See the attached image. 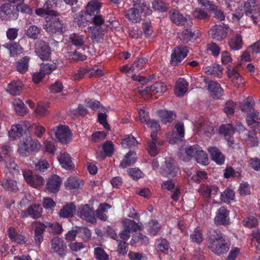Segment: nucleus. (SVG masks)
Here are the masks:
<instances>
[{"label":"nucleus","instance_id":"f257e3e1","mask_svg":"<svg viewBox=\"0 0 260 260\" xmlns=\"http://www.w3.org/2000/svg\"><path fill=\"white\" fill-rule=\"evenodd\" d=\"M207 241L208 248L217 255L225 253L229 250V245L225 241L223 234L218 230H209Z\"/></svg>","mask_w":260,"mask_h":260},{"label":"nucleus","instance_id":"f03ea898","mask_svg":"<svg viewBox=\"0 0 260 260\" xmlns=\"http://www.w3.org/2000/svg\"><path fill=\"white\" fill-rule=\"evenodd\" d=\"M63 23L60 20L58 13L53 12L52 15H49L46 18L45 29L50 36H55L62 34Z\"/></svg>","mask_w":260,"mask_h":260},{"label":"nucleus","instance_id":"7ed1b4c3","mask_svg":"<svg viewBox=\"0 0 260 260\" xmlns=\"http://www.w3.org/2000/svg\"><path fill=\"white\" fill-rule=\"evenodd\" d=\"M40 147L41 145L37 140L28 137L19 145L17 151L20 155L27 156L38 152Z\"/></svg>","mask_w":260,"mask_h":260},{"label":"nucleus","instance_id":"20e7f679","mask_svg":"<svg viewBox=\"0 0 260 260\" xmlns=\"http://www.w3.org/2000/svg\"><path fill=\"white\" fill-rule=\"evenodd\" d=\"M188 53L189 48L186 46L179 45L175 47L172 50L170 64L173 67L179 66Z\"/></svg>","mask_w":260,"mask_h":260},{"label":"nucleus","instance_id":"39448f33","mask_svg":"<svg viewBox=\"0 0 260 260\" xmlns=\"http://www.w3.org/2000/svg\"><path fill=\"white\" fill-rule=\"evenodd\" d=\"M18 19V9L9 3L0 6V20L7 21L15 20Z\"/></svg>","mask_w":260,"mask_h":260},{"label":"nucleus","instance_id":"423d86ee","mask_svg":"<svg viewBox=\"0 0 260 260\" xmlns=\"http://www.w3.org/2000/svg\"><path fill=\"white\" fill-rule=\"evenodd\" d=\"M167 90V88L164 83L162 82H157L151 86H145L143 89V86L139 87V93L142 96L148 95H161Z\"/></svg>","mask_w":260,"mask_h":260},{"label":"nucleus","instance_id":"0eeeda50","mask_svg":"<svg viewBox=\"0 0 260 260\" xmlns=\"http://www.w3.org/2000/svg\"><path fill=\"white\" fill-rule=\"evenodd\" d=\"M203 81L206 85L205 87L209 91L214 99H219L223 95V90L219 83L211 80L206 76L203 77Z\"/></svg>","mask_w":260,"mask_h":260},{"label":"nucleus","instance_id":"6e6552de","mask_svg":"<svg viewBox=\"0 0 260 260\" xmlns=\"http://www.w3.org/2000/svg\"><path fill=\"white\" fill-rule=\"evenodd\" d=\"M178 168L176 165V161L173 157L165 159V164L161 167V174L166 177L174 178L176 176Z\"/></svg>","mask_w":260,"mask_h":260},{"label":"nucleus","instance_id":"1a4fd4ad","mask_svg":"<svg viewBox=\"0 0 260 260\" xmlns=\"http://www.w3.org/2000/svg\"><path fill=\"white\" fill-rule=\"evenodd\" d=\"M244 8L246 15L250 16L254 23H257L259 17V13L256 1L247 0L244 3Z\"/></svg>","mask_w":260,"mask_h":260},{"label":"nucleus","instance_id":"9d476101","mask_svg":"<svg viewBox=\"0 0 260 260\" xmlns=\"http://www.w3.org/2000/svg\"><path fill=\"white\" fill-rule=\"evenodd\" d=\"M52 50L48 43L40 40L36 44V52L42 60H49L51 58Z\"/></svg>","mask_w":260,"mask_h":260},{"label":"nucleus","instance_id":"9b49d317","mask_svg":"<svg viewBox=\"0 0 260 260\" xmlns=\"http://www.w3.org/2000/svg\"><path fill=\"white\" fill-rule=\"evenodd\" d=\"M219 134L224 137L230 147H233L235 143L233 135L235 133V128L231 123L222 124L219 128Z\"/></svg>","mask_w":260,"mask_h":260},{"label":"nucleus","instance_id":"f8f14e48","mask_svg":"<svg viewBox=\"0 0 260 260\" xmlns=\"http://www.w3.org/2000/svg\"><path fill=\"white\" fill-rule=\"evenodd\" d=\"M23 175L26 183L32 187L37 188L44 184V180L43 177L33 175L32 172L29 170L23 171Z\"/></svg>","mask_w":260,"mask_h":260},{"label":"nucleus","instance_id":"ddd939ff","mask_svg":"<svg viewBox=\"0 0 260 260\" xmlns=\"http://www.w3.org/2000/svg\"><path fill=\"white\" fill-rule=\"evenodd\" d=\"M227 30L224 25L215 24L209 31V36L215 41H222L227 37Z\"/></svg>","mask_w":260,"mask_h":260},{"label":"nucleus","instance_id":"4468645a","mask_svg":"<svg viewBox=\"0 0 260 260\" xmlns=\"http://www.w3.org/2000/svg\"><path fill=\"white\" fill-rule=\"evenodd\" d=\"M30 127L29 123L23 121L16 125H13L9 132V136L11 140H16L22 137L23 133Z\"/></svg>","mask_w":260,"mask_h":260},{"label":"nucleus","instance_id":"2eb2a0df","mask_svg":"<svg viewBox=\"0 0 260 260\" xmlns=\"http://www.w3.org/2000/svg\"><path fill=\"white\" fill-rule=\"evenodd\" d=\"M78 215L87 222L92 223L96 222L94 211L88 204L79 207Z\"/></svg>","mask_w":260,"mask_h":260},{"label":"nucleus","instance_id":"dca6fc26","mask_svg":"<svg viewBox=\"0 0 260 260\" xmlns=\"http://www.w3.org/2000/svg\"><path fill=\"white\" fill-rule=\"evenodd\" d=\"M230 212L224 206L220 207L216 211L214 222L217 225H226L230 223Z\"/></svg>","mask_w":260,"mask_h":260},{"label":"nucleus","instance_id":"f3484780","mask_svg":"<svg viewBox=\"0 0 260 260\" xmlns=\"http://www.w3.org/2000/svg\"><path fill=\"white\" fill-rule=\"evenodd\" d=\"M246 122L250 129L253 131H260L259 113L256 110L248 112L246 115Z\"/></svg>","mask_w":260,"mask_h":260},{"label":"nucleus","instance_id":"a211bd4d","mask_svg":"<svg viewBox=\"0 0 260 260\" xmlns=\"http://www.w3.org/2000/svg\"><path fill=\"white\" fill-rule=\"evenodd\" d=\"M55 136L59 142L66 144L71 139L72 133L68 126L60 125L56 129Z\"/></svg>","mask_w":260,"mask_h":260},{"label":"nucleus","instance_id":"6ab92c4d","mask_svg":"<svg viewBox=\"0 0 260 260\" xmlns=\"http://www.w3.org/2000/svg\"><path fill=\"white\" fill-rule=\"evenodd\" d=\"M62 181L61 178L57 175L51 176L47 181L46 189L49 192L56 193L60 189Z\"/></svg>","mask_w":260,"mask_h":260},{"label":"nucleus","instance_id":"aec40b11","mask_svg":"<svg viewBox=\"0 0 260 260\" xmlns=\"http://www.w3.org/2000/svg\"><path fill=\"white\" fill-rule=\"evenodd\" d=\"M171 21L178 26L185 25L187 23V19L179 10L171 9L169 12Z\"/></svg>","mask_w":260,"mask_h":260},{"label":"nucleus","instance_id":"412c9836","mask_svg":"<svg viewBox=\"0 0 260 260\" xmlns=\"http://www.w3.org/2000/svg\"><path fill=\"white\" fill-rule=\"evenodd\" d=\"M208 151L210 155L211 159L213 161L219 165L224 164L225 157L218 148L215 146L209 147Z\"/></svg>","mask_w":260,"mask_h":260},{"label":"nucleus","instance_id":"4be33fe9","mask_svg":"<svg viewBox=\"0 0 260 260\" xmlns=\"http://www.w3.org/2000/svg\"><path fill=\"white\" fill-rule=\"evenodd\" d=\"M134 8L144 16L152 14V10L145 0H133Z\"/></svg>","mask_w":260,"mask_h":260},{"label":"nucleus","instance_id":"5701e85b","mask_svg":"<svg viewBox=\"0 0 260 260\" xmlns=\"http://www.w3.org/2000/svg\"><path fill=\"white\" fill-rule=\"evenodd\" d=\"M51 248L54 252L57 253L60 256L65 254L67 246L61 238L58 237H55L51 240Z\"/></svg>","mask_w":260,"mask_h":260},{"label":"nucleus","instance_id":"b1692460","mask_svg":"<svg viewBox=\"0 0 260 260\" xmlns=\"http://www.w3.org/2000/svg\"><path fill=\"white\" fill-rule=\"evenodd\" d=\"M45 224L41 222H37L34 225V240L37 245H40L43 240L44 233L46 230Z\"/></svg>","mask_w":260,"mask_h":260},{"label":"nucleus","instance_id":"393cba45","mask_svg":"<svg viewBox=\"0 0 260 260\" xmlns=\"http://www.w3.org/2000/svg\"><path fill=\"white\" fill-rule=\"evenodd\" d=\"M101 7L100 2L96 1H90L88 3L86 7L84 14L89 18L100 13Z\"/></svg>","mask_w":260,"mask_h":260},{"label":"nucleus","instance_id":"a878e982","mask_svg":"<svg viewBox=\"0 0 260 260\" xmlns=\"http://www.w3.org/2000/svg\"><path fill=\"white\" fill-rule=\"evenodd\" d=\"M8 235L10 239L20 245L25 244L26 237L17 233L13 226H10L8 229Z\"/></svg>","mask_w":260,"mask_h":260},{"label":"nucleus","instance_id":"bb28decb","mask_svg":"<svg viewBox=\"0 0 260 260\" xmlns=\"http://www.w3.org/2000/svg\"><path fill=\"white\" fill-rule=\"evenodd\" d=\"M3 47L7 49L10 56L16 57L20 54L23 51V48L17 43L9 42L3 45Z\"/></svg>","mask_w":260,"mask_h":260},{"label":"nucleus","instance_id":"cd10ccee","mask_svg":"<svg viewBox=\"0 0 260 260\" xmlns=\"http://www.w3.org/2000/svg\"><path fill=\"white\" fill-rule=\"evenodd\" d=\"M137 160L136 152L133 151H129L124 156L121 160L120 166L122 168H126L134 165Z\"/></svg>","mask_w":260,"mask_h":260},{"label":"nucleus","instance_id":"c85d7f7f","mask_svg":"<svg viewBox=\"0 0 260 260\" xmlns=\"http://www.w3.org/2000/svg\"><path fill=\"white\" fill-rule=\"evenodd\" d=\"M42 28L34 24L29 25L25 30V34L29 39L36 40L41 37Z\"/></svg>","mask_w":260,"mask_h":260},{"label":"nucleus","instance_id":"c756f323","mask_svg":"<svg viewBox=\"0 0 260 260\" xmlns=\"http://www.w3.org/2000/svg\"><path fill=\"white\" fill-rule=\"evenodd\" d=\"M1 182L4 189L7 191L17 192L19 190L17 182L12 179L4 178L1 180Z\"/></svg>","mask_w":260,"mask_h":260},{"label":"nucleus","instance_id":"7c9ffc66","mask_svg":"<svg viewBox=\"0 0 260 260\" xmlns=\"http://www.w3.org/2000/svg\"><path fill=\"white\" fill-rule=\"evenodd\" d=\"M188 86V82L184 78H179L176 82L175 85V94L177 96L183 95L187 90Z\"/></svg>","mask_w":260,"mask_h":260},{"label":"nucleus","instance_id":"2f4dec72","mask_svg":"<svg viewBox=\"0 0 260 260\" xmlns=\"http://www.w3.org/2000/svg\"><path fill=\"white\" fill-rule=\"evenodd\" d=\"M174 128L176 129V136L170 141L172 143H176L178 141H182L184 137L185 129L182 122H178L175 123Z\"/></svg>","mask_w":260,"mask_h":260},{"label":"nucleus","instance_id":"473e14b6","mask_svg":"<svg viewBox=\"0 0 260 260\" xmlns=\"http://www.w3.org/2000/svg\"><path fill=\"white\" fill-rule=\"evenodd\" d=\"M42 213V208L39 204L32 205L28 207L24 213L26 216H30L34 219L41 217Z\"/></svg>","mask_w":260,"mask_h":260},{"label":"nucleus","instance_id":"72a5a7b5","mask_svg":"<svg viewBox=\"0 0 260 260\" xmlns=\"http://www.w3.org/2000/svg\"><path fill=\"white\" fill-rule=\"evenodd\" d=\"M57 157L58 161L62 168L68 170H70L73 169L74 164L71 160V157L69 154L64 152L61 153Z\"/></svg>","mask_w":260,"mask_h":260},{"label":"nucleus","instance_id":"f704fd0d","mask_svg":"<svg viewBox=\"0 0 260 260\" xmlns=\"http://www.w3.org/2000/svg\"><path fill=\"white\" fill-rule=\"evenodd\" d=\"M198 37V33L192 30L191 28L184 29L180 34L179 38L182 40L184 43H187L189 41L195 40Z\"/></svg>","mask_w":260,"mask_h":260},{"label":"nucleus","instance_id":"c9c22d12","mask_svg":"<svg viewBox=\"0 0 260 260\" xmlns=\"http://www.w3.org/2000/svg\"><path fill=\"white\" fill-rule=\"evenodd\" d=\"M23 85L22 83L20 81H12L8 85L7 91L12 95H19Z\"/></svg>","mask_w":260,"mask_h":260},{"label":"nucleus","instance_id":"e433bc0d","mask_svg":"<svg viewBox=\"0 0 260 260\" xmlns=\"http://www.w3.org/2000/svg\"><path fill=\"white\" fill-rule=\"evenodd\" d=\"M75 209L76 207L72 202L67 203L60 209L59 212V216L63 218L72 217L74 215Z\"/></svg>","mask_w":260,"mask_h":260},{"label":"nucleus","instance_id":"4c0bfd02","mask_svg":"<svg viewBox=\"0 0 260 260\" xmlns=\"http://www.w3.org/2000/svg\"><path fill=\"white\" fill-rule=\"evenodd\" d=\"M143 15L134 7L129 9L125 12V17L133 23L140 22L142 20Z\"/></svg>","mask_w":260,"mask_h":260},{"label":"nucleus","instance_id":"58836bf2","mask_svg":"<svg viewBox=\"0 0 260 260\" xmlns=\"http://www.w3.org/2000/svg\"><path fill=\"white\" fill-rule=\"evenodd\" d=\"M74 19V21L81 29L88 25L90 23L89 18L84 14L82 12H79L75 14Z\"/></svg>","mask_w":260,"mask_h":260},{"label":"nucleus","instance_id":"ea45409f","mask_svg":"<svg viewBox=\"0 0 260 260\" xmlns=\"http://www.w3.org/2000/svg\"><path fill=\"white\" fill-rule=\"evenodd\" d=\"M30 59L29 56H25L16 62V68L19 73L24 74L27 71Z\"/></svg>","mask_w":260,"mask_h":260},{"label":"nucleus","instance_id":"a19ab883","mask_svg":"<svg viewBox=\"0 0 260 260\" xmlns=\"http://www.w3.org/2000/svg\"><path fill=\"white\" fill-rule=\"evenodd\" d=\"M66 57L71 62L84 61L87 58V56L85 54H82L77 50L67 52Z\"/></svg>","mask_w":260,"mask_h":260},{"label":"nucleus","instance_id":"79ce46f5","mask_svg":"<svg viewBox=\"0 0 260 260\" xmlns=\"http://www.w3.org/2000/svg\"><path fill=\"white\" fill-rule=\"evenodd\" d=\"M229 77L231 79L232 81L238 87H241L243 84V78L239 73L234 69L229 70Z\"/></svg>","mask_w":260,"mask_h":260},{"label":"nucleus","instance_id":"37998d69","mask_svg":"<svg viewBox=\"0 0 260 260\" xmlns=\"http://www.w3.org/2000/svg\"><path fill=\"white\" fill-rule=\"evenodd\" d=\"M13 105L16 112L20 116H23L27 113V108L20 99H15L13 102Z\"/></svg>","mask_w":260,"mask_h":260},{"label":"nucleus","instance_id":"c03bdc74","mask_svg":"<svg viewBox=\"0 0 260 260\" xmlns=\"http://www.w3.org/2000/svg\"><path fill=\"white\" fill-rule=\"evenodd\" d=\"M200 147L197 144L186 147L185 149L186 157L183 158V160L189 161L193 157H195L197 153L200 150Z\"/></svg>","mask_w":260,"mask_h":260},{"label":"nucleus","instance_id":"a18cd8bd","mask_svg":"<svg viewBox=\"0 0 260 260\" xmlns=\"http://www.w3.org/2000/svg\"><path fill=\"white\" fill-rule=\"evenodd\" d=\"M229 45L232 50H240L243 46V41L241 35L239 34H237L229 41Z\"/></svg>","mask_w":260,"mask_h":260},{"label":"nucleus","instance_id":"49530a36","mask_svg":"<svg viewBox=\"0 0 260 260\" xmlns=\"http://www.w3.org/2000/svg\"><path fill=\"white\" fill-rule=\"evenodd\" d=\"M71 43L78 49L81 48L85 44V37L76 34H72L70 36Z\"/></svg>","mask_w":260,"mask_h":260},{"label":"nucleus","instance_id":"de8ad7c7","mask_svg":"<svg viewBox=\"0 0 260 260\" xmlns=\"http://www.w3.org/2000/svg\"><path fill=\"white\" fill-rule=\"evenodd\" d=\"M158 115L161 121L165 124L173 121L176 118V114L171 111L160 110Z\"/></svg>","mask_w":260,"mask_h":260},{"label":"nucleus","instance_id":"09e8293b","mask_svg":"<svg viewBox=\"0 0 260 260\" xmlns=\"http://www.w3.org/2000/svg\"><path fill=\"white\" fill-rule=\"evenodd\" d=\"M83 182L76 177H70L64 182V186L69 189L80 188V186L83 185Z\"/></svg>","mask_w":260,"mask_h":260},{"label":"nucleus","instance_id":"8fccbe9b","mask_svg":"<svg viewBox=\"0 0 260 260\" xmlns=\"http://www.w3.org/2000/svg\"><path fill=\"white\" fill-rule=\"evenodd\" d=\"M152 8L159 12H166L169 8V4L163 0H154L152 3Z\"/></svg>","mask_w":260,"mask_h":260},{"label":"nucleus","instance_id":"3c124183","mask_svg":"<svg viewBox=\"0 0 260 260\" xmlns=\"http://www.w3.org/2000/svg\"><path fill=\"white\" fill-rule=\"evenodd\" d=\"M191 242L198 245L200 244L203 241V234L201 229L197 226L194 230L193 232L190 235Z\"/></svg>","mask_w":260,"mask_h":260},{"label":"nucleus","instance_id":"603ef678","mask_svg":"<svg viewBox=\"0 0 260 260\" xmlns=\"http://www.w3.org/2000/svg\"><path fill=\"white\" fill-rule=\"evenodd\" d=\"M44 224H45L46 229L50 234H59L62 231L61 225L58 222H46Z\"/></svg>","mask_w":260,"mask_h":260},{"label":"nucleus","instance_id":"864d4df0","mask_svg":"<svg viewBox=\"0 0 260 260\" xmlns=\"http://www.w3.org/2000/svg\"><path fill=\"white\" fill-rule=\"evenodd\" d=\"M193 17L197 19L207 20L210 18V15L208 13L200 8H196L192 12Z\"/></svg>","mask_w":260,"mask_h":260},{"label":"nucleus","instance_id":"5fc2aeb1","mask_svg":"<svg viewBox=\"0 0 260 260\" xmlns=\"http://www.w3.org/2000/svg\"><path fill=\"white\" fill-rule=\"evenodd\" d=\"M195 159L198 163L200 165L206 166L208 164V157L207 153L203 151L201 147L200 148V150L198 151L195 156Z\"/></svg>","mask_w":260,"mask_h":260},{"label":"nucleus","instance_id":"6e6d98bb","mask_svg":"<svg viewBox=\"0 0 260 260\" xmlns=\"http://www.w3.org/2000/svg\"><path fill=\"white\" fill-rule=\"evenodd\" d=\"M161 226L157 220H152L148 223V232L152 236H155L158 234Z\"/></svg>","mask_w":260,"mask_h":260},{"label":"nucleus","instance_id":"4d7b16f0","mask_svg":"<svg viewBox=\"0 0 260 260\" xmlns=\"http://www.w3.org/2000/svg\"><path fill=\"white\" fill-rule=\"evenodd\" d=\"M114 144L110 141L104 142L102 145L104 152V158L106 156L111 157L114 154Z\"/></svg>","mask_w":260,"mask_h":260},{"label":"nucleus","instance_id":"13d9d810","mask_svg":"<svg viewBox=\"0 0 260 260\" xmlns=\"http://www.w3.org/2000/svg\"><path fill=\"white\" fill-rule=\"evenodd\" d=\"M6 166L10 172H18V166L15 163L14 158L11 156L5 157V160Z\"/></svg>","mask_w":260,"mask_h":260},{"label":"nucleus","instance_id":"bf43d9fd","mask_svg":"<svg viewBox=\"0 0 260 260\" xmlns=\"http://www.w3.org/2000/svg\"><path fill=\"white\" fill-rule=\"evenodd\" d=\"M147 60L144 57L138 58L132 64V72H137L141 70L145 65Z\"/></svg>","mask_w":260,"mask_h":260},{"label":"nucleus","instance_id":"052dcab7","mask_svg":"<svg viewBox=\"0 0 260 260\" xmlns=\"http://www.w3.org/2000/svg\"><path fill=\"white\" fill-rule=\"evenodd\" d=\"M94 256L96 260H109V256L101 247H97L94 249Z\"/></svg>","mask_w":260,"mask_h":260},{"label":"nucleus","instance_id":"680f3d73","mask_svg":"<svg viewBox=\"0 0 260 260\" xmlns=\"http://www.w3.org/2000/svg\"><path fill=\"white\" fill-rule=\"evenodd\" d=\"M259 131H249L248 132L246 141L250 147H253L257 145V139L256 137V133Z\"/></svg>","mask_w":260,"mask_h":260},{"label":"nucleus","instance_id":"e2e57ef3","mask_svg":"<svg viewBox=\"0 0 260 260\" xmlns=\"http://www.w3.org/2000/svg\"><path fill=\"white\" fill-rule=\"evenodd\" d=\"M89 32L92 34L90 38L93 41L98 42L101 39L103 38L104 34L100 32L96 27L95 26H89L87 27Z\"/></svg>","mask_w":260,"mask_h":260},{"label":"nucleus","instance_id":"0e129e2a","mask_svg":"<svg viewBox=\"0 0 260 260\" xmlns=\"http://www.w3.org/2000/svg\"><path fill=\"white\" fill-rule=\"evenodd\" d=\"M77 231L78 236L81 238L84 241H88L90 239L91 233L87 228L81 227Z\"/></svg>","mask_w":260,"mask_h":260},{"label":"nucleus","instance_id":"69168bd1","mask_svg":"<svg viewBox=\"0 0 260 260\" xmlns=\"http://www.w3.org/2000/svg\"><path fill=\"white\" fill-rule=\"evenodd\" d=\"M169 248V243L165 239H161L157 241L156 249L157 251L166 253Z\"/></svg>","mask_w":260,"mask_h":260},{"label":"nucleus","instance_id":"338daca9","mask_svg":"<svg viewBox=\"0 0 260 260\" xmlns=\"http://www.w3.org/2000/svg\"><path fill=\"white\" fill-rule=\"evenodd\" d=\"M235 198V192L230 188H226L220 194V199L224 202L233 200Z\"/></svg>","mask_w":260,"mask_h":260},{"label":"nucleus","instance_id":"774afa93","mask_svg":"<svg viewBox=\"0 0 260 260\" xmlns=\"http://www.w3.org/2000/svg\"><path fill=\"white\" fill-rule=\"evenodd\" d=\"M258 224L257 219L253 216H249L243 220V225L248 228H256Z\"/></svg>","mask_w":260,"mask_h":260}]
</instances>
